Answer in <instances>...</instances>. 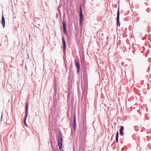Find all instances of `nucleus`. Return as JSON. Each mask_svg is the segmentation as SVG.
Instances as JSON below:
<instances>
[{"mask_svg": "<svg viewBox=\"0 0 151 151\" xmlns=\"http://www.w3.org/2000/svg\"><path fill=\"white\" fill-rule=\"evenodd\" d=\"M58 145L59 147V150H58L59 151H61V149L63 143V135L61 132H59V135L58 137Z\"/></svg>", "mask_w": 151, "mask_h": 151, "instance_id": "nucleus-1", "label": "nucleus"}, {"mask_svg": "<svg viewBox=\"0 0 151 151\" xmlns=\"http://www.w3.org/2000/svg\"><path fill=\"white\" fill-rule=\"evenodd\" d=\"M28 104L27 103L25 104V118L24 120V125L28 127V125L26 123V120L27 119V115L28 114Z\"/></svg>", "mask_w": 151, "mask_h": 151, "instance_id": "nucleus-2", "label": "nucleus"}, {"mask_svg": "<svg viewBox=\"0 0 151 151\" xmlns=\"http://www.w3.org/2000/svg\"><path fill=\"white\" fill-rule=\"evenodd\" d=\"M83 15L82 12L81 6H80V13H79V24L80 25H81L83 22Z\"/></svg>", "mask_w": 151, "mask_h": 151, "instance_id": "nucleus-3", "label": "nucleus"}, {"mask_svg": "<svg viewBox=\"0 0 151 151\" xmlns=\"http://www.w3.org/2000/svg\"><path fill=\"white\" fill-rule=\"evenodd\" d=\"M119 16H120V12H119V7H118V11L117 12V18H116V24L117 26H119L120 25V23L119 22Z\"/></svg>", "mask_w": 151, "mask_h": 151, "instance_id": "nucleus-4", "label": "nucleus"}, {"mask_svg": "<svg viewBox=\"0 0 151 151\" xmlns=\"http://www.w3.org/2000/svg\"><path fill=\"white\" fill-rule=\"evenodd\" d=\"M62 44L63 45V51L64 53L66 52V44L64 37L63 36L62 37Z\"/></svg>", "mask_w": 151, "mask_h": 151, "instance_id": "nucleus-5", "label": "nucleus"}, {"mask_svg": "<svg viewBox=\"0 0 151 151\" xmlns=\"http://www.w3.org/2000/svg\"><path fill=\"white\" fill-rule=\"evenodd\" d=\"M57 105V102L55 101L53 102L52 107L51 108V112L54 113L56 108Z\"/></svg>", "mask_w": 151, "mask_h": 151, "instance_id": "nucleus-6", "label": "nucleus"}, {"mask_svg": "<svg viewBox=\"0 0 151 151\" xmlns=\"http://www.w3.org/2000/svg\"><path fill=\"white\" fill-rule=\"evenodd\" d=\"M76 116L74 115L73 118V127L72 129V130H73L75 131L76 130Z\"/></svg>", "mask_w": 151, "mask_h": 151, "instance_id": "nucleus-7", "label": "nucleus"}, {"mask_svg": "<svg viewBox=\"0 0 151 151\" xmlns=\"http://www.w3.org/2000/svg\"><path fill=\"white\" fill-rule=\"evenodd\" d=\"M63 33L66 35L67 34L66 25L65 22L63 21Z\"/></svg>", "mask_w": 151, "mask_h": 151, "instance_id": "nucleus-8", "label": "nucleus"}, {"mask_svg": "<svg viewBox=\"0 0 151 151\" xmlns=\"http://www.w3.org/2000/svg\"><path fill=\"white\" fill-rule=\"evenodd\" d=\"M1 24L2 25L3 28H4L5 26V18L4 16L3 13H2V15L1 19Z\"/></svg>", "mask_w": 151, "mask_h": 151, "instance_id": "nucleus-9", "label": "nucleus"}, {"mask_svg": "<svg viewBox=\"0 0 151 151\" xmlns=\"http://www.w3.org/2000/svg\"><path fill=\"white\" fill-rule=\"evenodd\" d=\"M88 69L86 66L84 67L83 69V74L86 75L87 73V71H88Z\"/></svg>", "mask_w": 151, "mask_h": 151, "instance_id": "nucleus-10", "label": "nucleus"}, {"mask_svg": "<svg viewBox=\"0 0 151 151\" xmlns=\"http://www.w3.org/2000/svg\"><path fill=\"white\" fill-rule=\"evenodd\" d=\"M86 124L84 123H83L82 126V131L85 132L86 131Z\"/></svg>", "mask_w": 151, "mask_h": 151, "instance_id": "nucleus-11", "label": "nucleus"}, {"mask_svg": "<svg viewBox=\"0 0 151 151\" xmlns=\"http://www.w3.org/2000/svg\"><path fill=\"white\" fill-rule=\"evenodd\" d=\"M75 61L76 62V65L77 68L80 69V66L79 63L77 61H76L75 60Z\"/></svg>", "mask_w": 151, "mask_h": 151, "instance_id": "nucleus-12", "label": "nucleus"}, {"mask_svg": "<svg viewBox=\"0 0 151 151\" xmlns=\"http://www.w3.org/2000/svg\"><path fill=\"white\" fill-rule=\"evenodd\" d=\"M25 69L27 71V67H29V63L28 62H27V63H25Z\"/></svg>", "mask_w": 151, "mask_h": 151, "instance_id": "nucleus-13", "label": "nucleus"}, {"mask_svg": "<svg viewBox=\"0 0 151 151\" xmlns=\"http://www.w3.org/2000/svg\"><path fill=\"white\" fill-rule=\"evenodd\" d=\"M118 137H119V132L117 131L116 133V142L117 143L118 142Z\"/></svg>", "mask_w": 151, "mask_h": 151, "instance_id": "nucleus-14", "label": "nucleus"}, {"mask_svg": "<svg viewBox=\"0 0 151 151\" xmlns=\"http://www.w3.org/2000/svg\"><path fill=\"white\" fill-rule=\"evenodd\" d=\"M54 94L56 95L57 92V86H54Z\"/></svg>", "mask_w": 151, "mask_h": 151, "instance_id": "nucleus-15", "label": "nucleus"}, {"mask_svg": "<svg viewBox=\"0 0 151 151\" xmlns=\"http://www.w3.org/2000/svg\"><path fill=\"white\" fill-rule=\"evenodd\" d=\"M119 132L120 135L121 136H123L124 134V133L123 132V131L120 130H119Z\"/></svg>", "mask_w": 151, "mask_h": 151, "instance_id": "nucleus-16", "label": "nucleus"}, {"mask_svg": "<svg viewBox=\"0 0 151 151\" xmlns=\"http://www.w3.org/2000/svg\"><path fill=\"white\" fill-rule=\"evenodd\" d=\"M124 129V127L123 126H121V128L120 130L123 131Z\"/></svg>", "mask_w": 151, "mask_h": 151, "instance_id": "nucleus-17", "label": "nucleus"}, {"mask_svg": "<svg viewBox=\"0 0 151 151\" xmlns=\"http://www.w3.org/2000/svg\"><path fill=\"white\" fill-rule=\"evenodd\" d=\"M54 86H57V83L56 80H55V81Z\"/></svg>", "mask_w": 151, "mask_h": 151, "instance_id": "nucleus-18", "label": "nucleus"}, {"mask_svg": "<svg viewBox=\"0 0 151 151\" xmlns=\"http://www.w3.org/2000/svg\"><path fill=\"white\" fill-rule=\"evenodd\" d=\"M80 69H78V68H77V72L78 73L79 72V70H80Z\"/></svg>", "mask_w": 151, "mask_h": 151, "instance_id": "nucleus-19", "label": "nucleus"}, {"mask_svg": "<svg viewBox=\"0 0 151 151\" xmlns=\"http://www.w3.org/2000/svg\"><path fill=\"white\" fill-rule=\"evenodd\" d=\"M145 37H143V38H142V40H145Z\"/></svg>", "mask_w": 151, "mask_h": 151, "instance_id": "nucleus-20", "label": "nucleus"}, {"mask_svg": "<svg viewBox=\"0 0 151 151\" xmlns=\"http://www.w3.org/2000/svg\"><path fill=\"white\" fill-rule=\"evenodd\" d=\"M124 148H122V150L121 151H124L123 150Z\"/></svg>", "mask_w": 151, "mask_h": 151, "instance_id": "nucleus-21", "label": "nucleus"}, {"mask_svg": "<svg viewBox=\"0 0 151 151\" xmlns=\"http://www.w3.org/2000/svg\"><path fill=\"white\" fill-rule=\"evenodd\" d=\"M38 26H40V24H38Z\"/></svg>", "mask_w": 151, "mask_h": 151, "instance_id": "nucleus-22", "label": "nucleus"}, {"mask_svg": "<svg viewBox=\"0 0 151 151\" xmlns=\"http://www.w3.org/2000/svg\"><path fill=\"white\" fill-rule=\"evenodd\" d=\"M35 27H37V28H38V29H39V28H38V27H37L36 26H35Z\"/></svg>", "mask_w": 151, "mask_h": 151, "instance_id": "nucleus-23", "label": "nucleus"}, {"mask_svg": "<svg viewBox=\"0 0 151 151\" xmlns=\"http://www.w3.org/2000/svg\"><path fill=\"white\" fill-rule=\"evenodd\" d=\"M79 141H80V142H81V140H79Z\"/></svg>", "mask_w": 151, "mask_h": 151, "instance_id": "nucleus-24", "label": "nucleus"}, {"mask_svg": "<svg viewBox=\"0 0 151 151\" xmlns=\"http://www.w3.org/2000/svg\"><path fill=\"white\" fill-rule=\"evenodd\" d=\"M2 116H1V119L2 118Z\"/></svg>", "mask_w": 151, "mask_h": 151, "instance_id": "nucleus-25", "label": "nucleus"}]
</instances>
